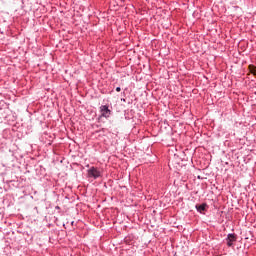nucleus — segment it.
Returning <instances> with one entry per match:
<instances>
[{
	"mask_svg": "<svg viewBox=\"0 0 256 256\" xmlns=\"http://www.w3.org/2000/svg\"><path fill=\"white\" fill-rule=\"evenodd\" d=\"M101 115L98 117V121H100L101 118L109 119L111 117V109H109V105H101L99 107Z\"/></svg>",
	"mask_w": 256,
	"mask_h": 256,
	"instance_id": "obj_1",
	"label": "nucleus"
},
{
	"mask_svg": "<svg viewBox=\"0 0 256 256\" xmlns=\"http://www.w3.org/2000/svg\"><path fill=\"white\" fill-rule=\"evenodd\" d=\"M224 243H226L227 247H235V243H237V234L229 233L224 239Z\"/></svg>",
	"mask_w": 256,
	"mask_h": 256,
	"instance_id": "obj_2",
	"label": "nucleus"
},
{
	"mask_svg": "<svg viewBox=\"0 0 256 256\" xmlns=\"http://www.w3.org/2000/svg\"><path fill=\"white\" fill-rule=\"evenodd\" d=\"M87 173L88 177L92 179H99V177H101V171H99V169H97L95 166H92L90 169H88Z\"/></svg>",
	"mask_w": 256,
	"mask_h": 256,
	"instance_id": "obj_3",
	"label": "nucleus"
},
{
	"mask_svg": "<svg viewBox=\"0 0 256 256\" xmlns=\"http://www.w3.org/2000/svg\"><path fill=\"white\" fill-rule=\"evenodd\" d=\"M207 203H202V204H196L195 209L198 213H203V211H207Z\"/></svg>",
	"mask_w": 256,
	"mask_h": 256,
	"instance_id": "obj_4",
	"label": "nucleus"
},
{
	"mask_svg": "<svg viewBox=\"0 0 256 256\" xmlns=\"http://www.w3.org/2000/svg\"><path fill=\"white\" fill-rule=\"evenodd\" d=\"M249 69H250V73H252L253 75H256V67L254 65H250Z\"/></svg>",
	"mask_w": 256,
	"mask_h": 256,
	"instance_id": "obj_5",
	"label": "nucleus"
},
{
	"mask_svg": "<svg viewBox=\"0 0 256 256\" xmlns=\"http://www.w3.org/2000/svg\"><path fill=\"white\" fill-rule=\"evenodd\" d=\"M116 91H117V93H119V92H121V87H116Z\"/></svg>",
	"mask_w": 256,
	"mask_h": 256,
	"instance_id": "obj_6",
	"label": "nucleus"
},
{
	"mask_svg": "<svg viewBox=\"0 0 256 256\" xmlns=\"http://www.w3.org/2000/svg\"><path fill=\"white\" fill-rule=\"evenodd\" d=\"M122 103H125L127 100L125 98H121Z\"/></svg>",
	"mask_w": 256,
	"mask_h": 256,
	"instance_id": "obj_7",
	"label": "nucleus"
},
{
	"mask_svg": "<svg viewBox=\"0 0 256 256\" xmlns=\"http://www.w3.org/2000/svg\"><path fill=\"white\" fill-rule=\"evenodd\" d=\"M55 209L59 211V210H61V207L56 206Z\"/></svg>",
	"mask_w": 256,
	"mask_h": 256,
	"instance_id": "obj_8",
	"label": "nucleus"
},
{
	"mask_svg": "<svg viewBox=\"0 0 256 256\" xmlns=\"http://www.w3.org/2000/svg\"><path fill=\"white\" fill-rule=\"evenodd\" d=\"M34 209H35V211H37V207H35Z\"/></svg>",
	"mask_w": 256,
	"mask_h": 256,
	"instance_id": "obj_9",
	"label": "nucleus"
},
{
	"mask_svg": "<svg viewBox=\"0 0 256 256\" xmlns=\"http://www.w3.org/2000/svg\"><path fill=\"white\" fill-rule=\"evenodd\" d=\"M123 95H125V92H123Z\"/></svg>",
	"mask_w": 256,
	"mask_h": 256,
	"instance_id": "obj_10",
	"label": "nucleus"
}]
</instances>
